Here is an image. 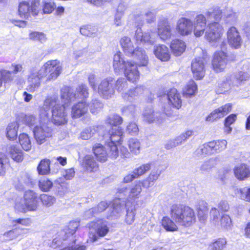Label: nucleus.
Instances as JSON below:
<instances>
[{
	"label": "nucleus",
	"mask_w": 250,
	"mask_h": 250,
	"mask_svg": "<svg viewBox=\"0 0 250 250\" xmlns=\"http://www.w3.org/2000/svg\"><path fill=\"white\" fill-rule=\"evenodd\" d=\"M59 100L58 95L54 94L53 95L48 96L46 97L43 103V108L48 110L51 107H54L59 104Z\"/></svg>",
	"instance_id": "nucleus-41"
},
{
	"label": "nucleus",
	"mask_w": 250,
	"mask_h": 250,
	"mask_svg": "<svg viewBox=\"0 0 250 250\" xmlns=\"http://www.w3.org/2000/svg\"><path fill=\"white\" fill-rule=\"evenodd\" d=\"M29 38L33 41H38L42 43L46 41L45 35L42 32H33L29 34Z\"/></svg>",
	"instance_id": "nucleus-58"
},
{
	"label": "nucleus",
	"mask_w": 250,
	"mask_h": 250,
	"mask_svg": "<svg viewBox=\"0 0 250 250\" xmlns=\"http://www.w3.org/2000/svg\"><path fill=\"white\" fill-rule=\"evenodd\" d=\"M135 38L137 42H148L150 44L153 43V41L151 40V37L149 32L142 33V29L140 28H137L135 33Z\"/></svg>",
	"instance_id": "nucleus-38"
},
{
	"label": "nucleus",
	"mask_w": 250,
	"mask_h": 250,
	"mask_svg": "<svg viewBox=\"0 0 250 250\" xmlns=\"http://www.w3.org/2000/svg\"><path fill=\"white\" fill-rule=\"evenodd\" d=\"M91 112L95 114L102 110L103 107V104L99 100L93 99L89 104Z\"/></svg>",
	"instance_id": "nucleus-49"
},
{
	"label": "nucleus",
	"mask_w": 250,
	"mask_h": 250,
	"mask_svg": "<svg viewBox=\"0 0 250 250\" xmlns=\"http://www.w3.org/2000/svg\"><path fill=\"white\" fill-rule=\"evenodd\" d=\"M32 185V181L31 177L27 174H23L18 180L15 187L19 190H22L26 187H30Z\"/></svg>",
	"instance_id": "nucleus-34"
},
{
	"label": "nucleus",
	"mask_w": 250,
	"mask_h": 250,
	"mask_svg": "<svg viewBox=\"0 0 250 250\" xmlns=\"http://www.w3.org/2000/svg\"><path fill=\"white\" fill-rule=\"evenodd\" d=\"M141 191L142 184L140 181L137 182L131 189L123 188L119 190V193L121 194L120 196L122 197L124 196L126 198L127 206L133 204L135 199L139 198Z\"/></svg>",
	"instance_id": "nucleus-11"
},
{
	"label": "nucleus",
	"mask_w": 250,
	"mask_h": 250,
	"mask_svg": "<svg viewBox=\"0 0 250 250\" xmlns=\"http://www.w3.org/2000/svg\"><path fill=\"white\" fill-rule=\"evenodd\" d=\"M19 142L24 150L28 151L31 149V144L28 135L25 133L21 134L19 136Z\"/></svg>",
	"instance_id": "nucleus-48"
},
{
	"label": "nucleus",
	"mask_w": 250,
	"mask_h": 250,
	"mask_svg": "<svg viewBox=\"0 0 250 250\" xmlns=\"http://www.w3.org/2000/svg\"><path fill=\"white\" fill-rule=\"evenodd\" d=\"M40 69L45 76L49 74L47 80L50 81L56 79L61 74L62 66L58 60H50L45 63Z\"/></svg>",
	"instance_id": "nucleus-9"
},
{
	"label": "nucleus",
	"mask_w": 250,
	"mask_h": 250,
	"mask_svg": "<svg viewBox=\"0 0 250 250\" xmlns=\"http://www.w3.org/2000/svg\"><path fill=\"white\" fill-rule=\"evenodd\" d=\"M157 13V10L153 9L149 10L146 12L137 10L134 15V20L137 23V26L142 25L143 23L144 19L145 17L146 20L148 23H151L155 20V16Z\"/></svg>",
	"instance_id": "nucleus-17"
},
{
	"label": "nucleus",
	"mask_w": 250,
	"mask_h": 250,
	"mask_svg": "<svg viewBox=\"0 0 250 250\" xmlns=\"http://www.w3.org/2000/svg\"><path fill=\"white\" fill-rule=\"evenodd\" d=\"M205 33L206 39L212 45L219 43L223 34V27L218 22L208 23Z\"/></svg>",
	"instance_id": "nucleus-6"
},
{
	"label": "nucleus",
	"mask_w": 250,
	"mask_h": 250,
	"mask_svg": "<svg viewBox=\"0 0 250 250\" xmlns=\"http://www.w3.org/2000/svg\"><path fill=\"white\" fill-rule=\"evenodd\" d=\"M19 125L16 122L9 124L7 127V137L9 139L14 140L17 138Z\"/></svg>",
	"instance_id": "nucleus-44"
},
{
	"label": "nucleus",
	"mask_w": 250,
	"mask_h": 250,
	"mask_svg": "<svg viewBox=\"0 0 250 250\" xmlns=\"http://www.w3.org/2000/svg\"><path fill=\"white\" fill-rule=\"evenodd\" d=\"M235 177L240 180H244L250 176L249 167L245 164H241L234 168Z\"/></svg>",
	"instance_id": "nucleus-28"
},
{
	"label": "nucleus",
	"mask_w": 250,
	"mask_h": 250,
	"mask_svg": "<svg viewBox=\"0 0 250 250\" xmlns=\"http://www.w3.org/2000/svg\"><path fill=\"white\" fill-rule=\"evenodd\" d=\"M129 206H126V203H125V207L126 208V214L125 216V222L128 224L131 225L133 223L135 220V209L134 207H129Z\"/></svg>",
	"instance_id": "nucleus-50"
},
{
	"label": "nucleus",
	"mask_w": 250,
	"mask_h": 250,
	"mask_svg": "<svg viewBox=\"0 0 250 250\" xmlns=\"http://www.w3.org/2000/svg\"><path fill=\"white\" fill-rule=\"evenodd\" d=\"M128 146L132 153L138 154L140 152V143L138 140L134 138L129 139Z\"/></svg>",
	"instance_id": "nucleus-55"
},
{
	"label": "nucleus",
	"mask_w": 250,
	"mask_h": 250,
	"mask_svg": "<svg viewBox=\"0 0 250 250\" xmlns=\"http://www.w3.org/2000/svg\"><path fill=\"white\" fill-rule=\"evenodd\" d=\"M81 34L85 36L92 37L97 35L98 29L91 25L82 26L80 29Z\"/></svg>",
	"instance_id": "nucleus-43"
},
{
	"label": "nucleus",
	"mask_w": 250,
	"mask_h": 250,
	"mask_svg": "<svg viewBox=\"0 0 250 250\" xmlns=\"http://www.w3.org/2000/svg\"><path fill=\"white\" fill-rule=\"evenodd\" d=\"M206 60L203 58H196L191 63V70L195 77L197 80L202 79L205 73L204 64Z\"/></svg>",
	"instance_id": "nucleus-22"
},
{
	"label": "nucleus",
	"mask_w": 250,
	"mask_h": 250,
	"mask_svg": "<svg viewBox=\"0 0 250 250\" xmlns=\"http://www.w3.org/2000/svg\"><path fill=\"white\" fill-rule=\"evenodd\" d=\"M45 76L42 73L40 69H38L35 67L32 68L27 78L29 84L27 86L26 90L31 93L35 92L40 87L41 80Z\"/></svg>",
	"instance_id": "nucleus-10"
},
{
	"label": "nucleus",
	"mask_w": 250,
	"mask_h": 250,
	"mask_svg": "<svg viewBox=\"0 0 250 250\" xmlns=\"http://www.w3.org/2000/svg\"><path fill=\"white\" fill-rule=\"evenodd\" d=\"M222 11L218 6L209 9L205 13V16L208 21L218 22L221 20Z\"/></svg>",
	"instance_id": "nucleus-30"
},
{
	"label": "nucleus",
	"mask_w": 250,
	"mask_h": 250,
	"mask_svg": "<svg viewBox=\"0 0 250 250\" xmlns=\"http://www.w3.org/2000/svg\"><path fill=\"white\" fill-rule=\"evenodd\" d=\"M79 226L78 221H70L69 224L65 228V233L66 238L73 237V235L75 233Z\"/></svg>",
	"instance_id": "nucleus-47"
},
{
	"label": "nucleus",
	"mask_w": 250,
	"mask_h": 250,
	"mask_svg": "<svg viewBox=\"0 0 250 250\" xmlns=\"http://www.w3.org/2000/svg\"><path fill=\"white\" fill-rule=\"evenodd\" d=\"M170 48L173 53L175 56H178L185 51L186 44L182 40L176 39L172 41L170 44Z\"/></svg>",
	"instance_id": "nucleus-33"
},
{
	"label": "nucleus",
	"mask_w": 250,
	"mask_h": 250,
	"mask_svg": "<svg viewBox=\"0 0 250 250\" xmlns=\"http://www.w3.org/2000/svg\"><path fill=\"white\" fill-rule=\"evenodd\" d=\"M125 9V5L121 3L119 5L117 9V12L115 15L114 23L117 26L122 24L121 19L124 15Z\"/></svg>",
	"instance_id": "nucleus-52"
},
{
	"label": "nucleus",
	"mask_w": 250,
	"mask_h": 250,
	"mask_svg": "<svg viewBox=\"0 0 250 250\" xmlns=\"http://www.w3.org/2000/svg\"><path fill=\"white\" fill-rule=\"evenodd\" d=\"M158 35L163 40L169 39L172 35V29L170 22L167 19L162 18L158 21Z\"/></svg>",
	"instance_id": "nucleus-15"
},
{
	"label": "nucleus",
	"mask_w": 250,
	"mask_h": 250,
	"mask_svg": "<svg viewBox=\"0 0 250 250\" xmlns=\"http://www.w3.org/2000/svg\"><path fill=\"white\" fill-rule=\"evenodd\" d=\"M40 198L42 204L47 207L51 206L56 201L54 197L46 194H41Z\"/></svg>",
	"instance_id": "nucleus-56"
},
{
	"label": "nucleus",
	"mask_w": 250,
	"mask_h": 250,
	"mask_svg": "<svg viewBox=\"0 0 250 250\" xmlns=\"http://www.w3.org/2000/svg\"><path fill=\"white\" fill-rule=\"evenodd\" d=\"M210 155L211 154L207 143L200 146L194 153V157L197 159H203L205 157Z\"/></svg>",
	"instance_id": "nucleus-36"
},
{
	"label": "nucleus",
	"mask_w": 250,
	"mask_h": 250,
	"mask_svg": "<svg viewBox=\"0 0 250 250\" xmlns=\"http://www.w3.org/2000/svg\"><path fill=\"white\" fill-rule=\"evenodd\" d=\"M228 42L230 45L235 48H238L241 45L242 40L237 29L234 27L229 28L227 32Z\"/></svg>",
	"instance_id": "nucleus-23"
},
{
	"label": "nucleus",
	"mask_w": 250,
	"mask_h": 250,
	"mask_svg": "<svg viewBox=\"0 0 250 250\" xmlns=\"http://www.w3.org/2000/svg\"><path fill=\"white\" fill-rule=\"evenodd\" d=\"M211 154L219 153L226 149L227 142L225 140L213 141L207 143Z\"/></svg>",
	"instance_id": "nucleus-27"
},
{
	"label": "nucleus",
	"mask_w": 250,
	"mask_h": 250,
	"mask_svg": "<svg viewBox=\"0 0 250 250\" xmlns=\"http://www.w3.org/2000/svg\"><path fill=\"white\" fill-rule=\"evenodd\" d=\"M103 139L106 144L108 152L103 145L96 144L93 147V151L98 160L105 162L107 157L117 158L119 155L117 144H120L123 141V129L120 127L112 128L103 135Z\"/></svg>",
	"instance_id": "nucleus-2"
},
{
	"label": "nucleus",
	"mask_w": 250,
	"mask_h": 250,
	"mask_svg": "<svg viewBox=\"0 0 250 250\" xmlns=\"http://www.w3.org/2000/svg\"><path fill=\"white\" fill-rule=\"evenodd\" d=\"M40 10V4L38 0L33 1L31 4L23 1L19 4V14L21 18L28 19L30 15H37Z\"/></svg>",
	"instance_id": "nucleus-8"
},
{
	"label": "nucleus",
	"mask_w": 250,
	"mask_h": 250,
	"mask_svg": "<svg viewBox=\"0 0 250 250\" xmlns=\"http://www.w3.org/2000/svg\"><path fill=\"white\" fill-rule=\"evenodd\" d=\"M237 18V13L233 11L231 8L227 9L224 15V21L226 23L234 24L236 22Z\"/></svg>",
	"instance_id": "nucleus-37"
},
{
	"label": "nucleus",
	"mask_w": 250,
	"mask_h": 250,
	"mask_svg": "<svg viewBox=\"0 0 250 250\" xmlns=\"http://www.w3.org/2000/svg\"><path fill=\"white\" fill-rule=\"evenodd\" d=\"M125 204L124 201H121L120 199H117L113 201L112 206L109 208V213L107 215V218L116 219L120 217L124 211Z\"/></svg>",
	"instance_id": "nucleus-20"
},
{
	"label": "nucleus",
	"mask_w": 250,
	"mask_h": 250,
	"mask_svg": "<svg viewBox=\"0 0 250 250\" xmlns=\"http://www.w3.org/2000/svg\"><path fill=\"white\" fill-rule=\"evenodd\" d=\"M88 111V106L85 101H82L74 105L72 108V117L78 118L85 114Z\"/></svg>",
	"instance_id": "nucleus-29"
},
{
	"label": "nucleus",
	"mask_w": 250,
	"mask_h": 250,
	"mask_svg": "<svg viewBox=\"0 0 250 250\" xmlns=\"http://www.w3.org/2000/svg\"><path fill=\"white\" fill-rule=\"evenodd\" d=\"M250 75L246 72L238 71L226 78L225 81L219 83L218 92L225 93L229 91L232 86H238L244 81L248 80Z\"/></svg>",
	"instance_id": "nucleus-4"
},
{
	"label": "nucleus",
	"mask_w": 250,
	"mask_h": 250,
	"mask_svg": "<svg viewBox=\"0 0 250 250\" xmlns=\"http://www.w3.org/2000/svg\"><path fill=\"white\" fill-rule=\"evenodd\" d=\"M82 166L88 172H96L99 169L98 164L93 156L90 155H86L83 158Z\"/></svg>",
	"instance_id": "nucleus-26"
},
{
	"label": "nucleus",
	"mask_w": 250,
	"mask_h": 250,
	"mask_svg": "<svg viewBox=\"0 0 250 250\" xmlns=\"http://www.w3.org/2000/svg\"><path fill=\"white\" fill-rule=\"evenodd\" d=\"M96 130L94 128L89 127L84 129L80 134V138L83 140L90 139L95 133Z\"/></svg>",
	"instance_id": "nucleus-61"
},
{
	"label": "nucleus",
	"mask_w": 250,
	"mask_h": 250,
	"mask_svg": "<svg viewBox=\"0 0 250 250\" xmlns=\"http://www.w3.org/2000/svg\"><path fill=\"white\" fill-rule=\"evenodd\" d=\"M24 200L29 211H35L39 207L38 194L33 190H28L25 192Z\"/></svg>",
	"instance_id": "nucleus-18"
},
{
	"label": "nucleus",
	"mask_w": 250,
	"mask_h": 250,
	"mask_svg": "<svg viewBox=\"0 0 250 250\" xmlns=\"http://www.w3.org/2000/svg\"><path fill=\"white\" fill-rule=\"evenodd\" d=\"M7 152L16 162H21L23 159V152L17 145H12L8 146L7 148Z\"/></svg>",
	"instance_id": "nucleus-31"
},
{
	"label": "nucleus",
	"mask_w": 250,
	"mask_h": 250,
	"mask_svg": "<svg viewBox=\"0 0 250 250\" xmlns=\"http://www.w3.org/2000/svg\"><path fill=\"white\" fill-rule=\"evenodd\" d=\"M61 107L60 104H57L53 107L52 110V121L57 125H60L62 123V112Z\"/></svg>",
	"instance_id": "nucleus-35"
},
{
	"label": "nucleus",
	"mask_w": 250,
	"mask_h": 250,
	"mask_svg": "<svg viewBox=\"0 0 250 250\" xmlns=\"http://www.w3.org/2000/svg\"><path fill=\"white\" fill-rule=\"evenodd\" d=\"M66 90L68 91L67 97L69 98V100L70 101L73 100L72 99L73 98L76 99H82V101H83L84 99L88 97L89 94L88 92V87L86 85L84 84H81L78 86L74 96H72V94H70L71 89L68 88V89H66L63 88V99L65 97L64 94V91Z\"/></svg>",
	"instance_id": "nucleus-21"
},
{
	"label": "nucleus",
	"mask_w": 250,
	"mask_h": 250,
	"mask_svg": "<svg viewBox=\"0 0 250 250\" xmlns=\"http://www.w3.org/2000/svg\"><path fill=\"white\" fill-rule=\"evenodd\" d=\"M33 131L34 138L39 145L44 143L51 136V129L45 124L35 126Z\"/></svg>",
	"instance_id": "nucleus-13"
},
{
	"label": "nucleus",
	"mask_w": 250,
	"mask_h": 250,
	"mask_svg": "<svg viewBox=\"0 0 250 250\" xmlns=\"http://www.w3.org/2000/svg\"><path fill=\"white\" fill-rule=\"evenodd\" d=\"M231 104H226L214 110L206 117V120L207 121L213 122L217 119L222 118L231 111Z\"/></svg>",
	"instance_id": "nucleus-24"
},
{
	"label": "nucleus",
	"mask_w": 250,
	"mask_h": 250,
	"mask_svg": "<svg viewBox=\"0 0 250 250\" xmlns=\"http://www.w3.org/2000/svg\"><path fill=\"white\" fill-rule=\"evenodd\" d=\"M114 82L111 77L104 79L99 85L98 92L104 98L109 99L114 94Z\"/></svg>",
	"instance_id": "nucleus-12"
},
{
	"label": "nucleus",
	"mask_w": 250,
	"mask_h": 250,
	"mask_svg": "<svg viewBox=\"0 0 250 250\" xmlns=\"http://www.w3.org/2000/svg\"><path fill=\"white\" fill-rule=\"evenodd\" d=\"M164 112L165 113H162L158 111L155 112L151 106L147 107L143 114L144 120L148 123H161L164 118L165 115L170 117L173 114V111L171 108L169 109L168 107H165Z\"/></svg>",
	"instance_id": "nucleus-5"
},
{
	"label": "nucleus",
	"mask_w": 250,
	"mask_h": 250,
	"mask_svg": "<svg viewBox=\"0 0 250 250\" xmlns=\"http://www.w3.org/2000/svg\"><path fill=\"white\" fill-rule=\"evenodd\" d=\"M120 44L125 53L128 56L134 57L139 62H136L125 61L119 52L114 55L113 67L116 73H124L127 80L132 83L136 82L140 77L137 66H146L147 64V57L145 51L141 48L135 49L130 39L124 37L120 40Z\"/></svg>",
	"instance_id": "nucleus-1"
},
{
	"label": "nucleus",
	"mask_w": 250,
	"mask_h": 250,
	"mask_svg": "<svg viewBox=\"0 0 250 250\" xmlns=\"http://www.w3.org/2000/svg\"><path fill=\"white\" fill-rule=\"evenodd\" d=\"M151 168V164L147 163L139 167L134 170V174L137 177L144 174L146 172L148 171Z\"/></svg>",
	"instance_id": "nucleus-63"
},
{
	"label": "nucleus",
	"mask_w": 250,
	"mask_h": 250,
	"mask_svg": "<svg viewBox=\"0 0 250 250\" xmlns=\"http://www.w3.org/2000/svg\"><path fill=\"white\" fill-rule=\"evenodd\" d=\"M170 214L173 220L181 226H189L195 221L194 212L188 206L173 205L170 208Z\"/></svg>",
	"instance_id": "nucleus-3"
},
{
	"label": "nucleus",
	"mask_w": 250,
	"mask_h": 250,
	"mask_svg": "<svg viewBox=\"0 0 250 250\" xmlns=\"http://www.w3.org/2000/svg\"><path fill=\"white\" fill-rule=\"evenodd\" d=\"M228 62V55L224 51L216 52L212 61L213 69L216 72L222 71L225 68Z\"/></svg>",
	"instance_id": "nucleus-14"
},
{
	"label": "nucleus",
	"mask_w": 250,
	"mask_h": 250,
	"mask_svg": "<svg viewBox=\"0 0 250 250\" xmlns=\"http://www.w3.org/2000/svg\"><path fill=\"white\" fill-rule=\"evenodd\" d=\"M52 185V182L47 178H43L39 181V186L42 191H48L51 188Z\"/></svg>",
	"instance_id": "nucleus-60"
},
{
	"label": "nucleus",
	"mask_w": 250,
	"mask_h": 250,
	"mask_svg": "<svg viewBox=\"0 0 250 250\" xmlns=\"http://www.w3.org/2000/svg\"><path fill=\"white\" fill-rule=\"evenodd\" d=\"M237 194L242 200L250 202V188L245 187L238 189Z\"/></svg>",
	"instance_id": "nucleus-54"
},
{
	"label": "nucleus",
	"mask_w": 250,
	"mask_h": 250,
	"mask_svg": "<svg viewBox=\"0 0 250 250\" xmlns=\"http://www.w3.org/2000/svg\"><path fill=\"white\" fill-rule=\"evenodd\" d=\"M126 131L131 135L134 136L138 134L139 129L136 123L131 122L127 125Z\"/></svg>",
	"instance_id": "nucleus-64"
},
{
	"label": "nucleus",
	"mask_w": 250,
	"mask_h": 250,
	"mask_svg": "<svg viewBox=\"0 0 250 250\" xmlns=\"http://www.w3.org/2000/svg\"><path fill=\"white\" fill-rule=\"evenodd\" d=\"M154 53L156 57L162 61H167L170 58L168 49L165 45H159L155 47Z\"/></svg>",
	"instance_id": "nucleus-32"
},
{
	"label": "nucleus",
	"mask_w": 250,
	"mask_h": 250,
	"mask_svg": "<svg viewBox=\"0 0 250 250\" xmlns=\"http://www.w3.org/2000/svg\"><path fill=\"white\" fill-rule=\"evenodd\" d=\"M89 228H93L95 232L90 231L89 232V239L93 242L96 241L99 237H104L109 232V229L107 227V222L102 220L96 222H92L89 224Z\"/></svg>",
	"instance_id": "nucleus-7"
},
{
	"label": "nucleus",
	"mask_w": 250,
	"mask_h": 250,
	"mask_svg": "<svg viewBox=\"0 0 250 250\" xmlns=\"http://www.w3.org/2000/svg\"><path fill=\"white\" fill-rule=\"evenodd\" d=\"M115 87L119 92H124L127 88V83L126 80L124 78L118 79L116 83H114Z\"/></svg>",
	"instance_id": "nucleus-57"
},
{
	"label": "nucleus",
	"mask_w": 250,
	"mask_h": 250,
	"mask_svg": "<svg viewBox=\"0 0 250 250\" xmlns=\"http://www.w3.org/2000/svg\"><path fill=\"white\" fill-rule=\"evenodd\" d=\"M50 161L49 159H44L41 161L37 167L38 173L40 175H46L50 172Z\"/></svg>",
	"instance_id": "nucleus-42"
},
{
	"label": "nucleus",
	"mask_w": 250,
	"mask_h": 250,
	"mask_svg": "<svg viewBox=\"0 0 250 250\" xmlns=\"http://www.w3.org/2000/svg\"><path fill=\"white\" fill-rule=\"evenodd\" d=\"M207 19L203 14L197 15L193 22V29L195 36L199 37L203 35L207 27Z\"/></svg>",
	"instance_id": "nucleus-16"
},
{
	"label": "nucleus",
	"mask_w": 250,
	"mask_h": 250,
	"mask_svg": "<svg viewBox=\"0 0 250 250\" xmlns=\"http://www.w3.org/2000/svg\"><path fill=\"white\" fill-rule=\"evenodd\" d=\"M106 122L108 124L116 126L123 123V119L117 114H113L107 118Z\"/></svg>",
	"instance_id": "nucleus-59"
},
{
	"label": "nucleus",
	"mask_w": 250,
	"mask_h": 250,
	"mask_svg": "<svg viewBox=\"0 0 250 250\" xmlns=\"http://www.w3.org/2000/svg\"><path fill=\"white\" fill-rule=\"evenodd\" d=\"M14 208L16 212L25 213L29 211L23 198L17 199Z\"/></svg>",
	"instance_id": "nucleus-45"
},
{
	"label": "nucleus",
	"mask_w": 250,
	"mask_h": 250,
	"mask_svg": "<svg viewBox=\"0 0 250 250\" xmlns=\"http://www.w3.org/2000/svg\"><path fill=\"white\" fill-rule=\"evenodd\" d=\"M227 240L224 238L216 240L209 246L210 250H223L227 245Z\"/></svg>",
	"instance_id": "nucleus-51"
},
{
	"label": "nucleus",
	"mask_w": 250,
	"mask_h": 250,
	"mask_svg": "<svg viewBox=\"0 0 250 250\" xmlns=\"http://www.w3.org/2000/svg\"><path fill=\"white\" fill-rule=\"evenodd\" d=\"M162 225L164 228L167 231H175L178 229V227L170 218L167 216H165L162 220Z\"/></svg>",
	"instance_id": "nucleus-40"
},
{
	"label": "nucleus",
	"mask_w": 250,
	"mask_h": 250,
	"mask_svg": "<svg viewBox=\"0 0 250 250\" xmlns=\"http://www.w3.org/2000/svg\"><path fill=\"white\" fill-rule=\"evenodd\" d=\"M197 87L193 81H190L187 84L185 89L183 91V94L186 96H191L195 94Z\"/></svg>",
	"instance_id": "nucleus-53"
},
{
	"label": "nucleus",
	"mask_w": 250,
	"mask_h": 250,
	"mask_svg": "<svg viewBox=\"0 0 250 250\" xmlns=\"http://www.w3.org/2000/svg\"><path fill=\"white\" fill-rule=\"evenodd\" d=\"M19 235V230L17 229H14L5 232L3 234V236L5 240L10 241L17 238Z\"/></svg>",
	"instance_id": "nucleus-62"
},
{
	"label": "nucleus",
	"mask_w": 250,
	"mask_h": 250,
	"mask_svg": "<svg viewBox=\"0 0 250 250\" xmlns=\"http://www.w3.org/2000/svg\"><path fill=\"white\" fill-rule=\"evenodd\" d=\"M20 118L22 122L29 127L33 126L38 122V119L31 114H22Z\"/></svg>",
	"instance_id": "nucleus-46"
},
{
	"label": "nucleus",
	"mask_w": 250,
	"mask_h": 250,
	"mask_svg": "<svg viewBox=\"0 0 250 250\" xmlns=\"http://www.w3.org/2000/svg\"><path fill=\"white\" fill-rule=\"evenodd\" d=\"M169 105L176 109H179L182 105V100L180 94L175 88H172L167 95Z\"/></svg>",
	"instance_id": "nucleus-25"
},
{
	"label": "nucleus",
	"mask_w": 250,
	"mask_h": 250,
	"mask_svg": "<svg viewBox=\"0 0 250 250\" xmlns=\"http://www.w3.org/2000/svg\"><path fill=\"white\" fill-rule=\"evenodd\" d=\"M176 30L182 36L188 35L193 30V22L188 19L181 18L177 22Z\"/></svg>",
	"instance_id": "nucleus-19"
},
{
	"label": "nucleus",
	"mask_w": 250,
	"mask_h": 250,
	"mask_svg": "<svg viewBox=\"0 0 250 250\" xmlns=\"http://www.w3.org/2000/svg\"><path fill=\"white\" fill-rule=\"evenodd\" d=\"M143 90L142 86H136L135 89L128 90L127 93H123L122 96L125 100L131 101L134 97L142 94Z\"/></svg>",
	"instance_id": "nucleus-39"
}]
</instances>
